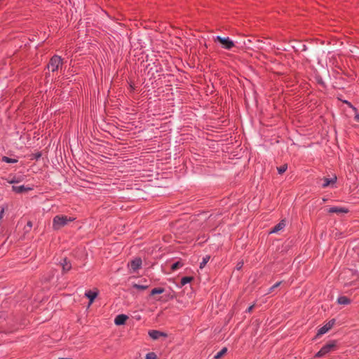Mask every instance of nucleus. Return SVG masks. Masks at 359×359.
I'll return each instance as SVG.
<instances>
[{
	"mask_svg": "<svg viewBox=\"0 0 359 359\" xmlns=\"http://www.w3.org/2000/svg\"><path fill=\"white\" fill-rule=\"evenodd\" d=\"M142 265V260L140 258H136L133 260H132L129 264H128V267L130 269V270L133 272H135L138 269L140 268Z\"/></svg>",
	"mask_w": 359,
	"mask_h": 359,
	"instance_id": "7",
	"label": "nucleus"
},
{
	"mask_svg": "<svg viewBox=\"0 0 359 359\" xmlns=\"http://www.w3.org/2000/svg\"><path fill=\"white\" fill-rule=\"evenodd\" d=\"M62 271L64 272L68 271L71 269L72 266L69 262H67V259H64L63 262L61 263Z\"/></svg>",
	"mask_w": 359,
	"mask_h": 359,
	"instance_id": "15",
	"label": "nucleus"
},
{
	"mask_svg": "<svg viewBox=\"0 0 359 359\" xmlns=\"http://www.w3.org/2000/svg\"><path fill=\"white\" fill-rule=\"evenodd\" d=\"M287 168V165L284 164V165L277 168V170H278V172L279 174H283L286 171Z\"/></svg>",
	"mask_w": 359,
	"mask_h": 359,
	"instance_id": "23",
	"label": "nucleus"
},
{
	"mask_svg": "<svg viewBox=\"0 0 359 359\" xmlns=\"http://www.w3.org/2000/svg\"><path fill=\"white\" fill-rule=\"evenodd\" d=\"M210 257L209 255H206L203 258L202 262L200 263V269H203L206 264L209 262Z\"/></svg>",
	"mask_w": 359,
	"mask_h": 359,
	"instance_id": "18",
	"label": "nucleus"
},
{
	"mask_svg": "<svg viewBox=\"0 0 359 359\" xmlns=\"http://www.w3.org/2000/svg\"><path fill=\"white\" fill-rule=\"evenodd\" d=\"M334 323V319H332L331 320H330L327 324H325L324 326H323L318 330L316 337H320L327 332L333 327Z\"/></svg>",
	"mask_w": 359,
	"mask_h": 359,
	"instance_id": "5",
	"label": "nucleus"
},
{
	"mask_svg": "<svg viewBox=\"0 0 359 359\" xmlns=\"http://www.w3.org/2000/svg\"><path fill=\"white\" fill-rule=\"evenodd\" d=\"M2 161L6 162V163H16L18 161L17 159L11 158H8L7 156H4L2 158Z\"/></svg>",
	"mask_w": 359,
	"mask_h": 359,
	"instance_id": "22",
	"label": "nucleus"
},
{
	"mask_svg": "<svg viewBox=\"0 0 359 359\" xmlns=\"http://www.w3.org/2000/svg\"><path fill=\"white\" fill-rule=\"evenodd\" d=\"M193 278L192 277H189V276H185V277H183L182 279H181V285H186L187 283H190L191 280H192Z\"/></svg>",
	"mask_w": 359,
	"mask_h": 359,
	"instance_id": "20",
	"label": "nucleus"
},
{
	"mask_svg": "<svg viewBox=\"0 0 359 359\" xmlns=\"http://www.w3.org/2000/svg\"><path fill=\"white\" fill-rule=\"evenodd\" d=\"M27 224H28V226H32V223H31L30 222H29L27 223Z\"/></svg>",
	"mask_w": 359,
	"mask_h": 359,
	"instance_id": "33",
	"label": "nucleus"
},
{
	"mask_svg": "<svg viewBox=\"0 0 359 359\" xmlns=\"http://www.w3.org/2000/svg\"><path fill=\"white\" fill-rule=\"evenodd\" d=\"M164 292V289L163 288H161V287H157V288H154L151 292V295H154V294H161Z\"/></svg>",
	"mask_w": 359,
	"mask_h": 359,
	"instance_id": "21",
	"label": "nucleus"
},
{
	"mask_svg": "<svg viewBox=\"0 0 359 359\" xmlns=\"http://www.w3.org/2000/svg\"><path fill=\"white\" fill-rule=\"evenodd\" d=\"M12 189L16 193H24L31 190V188L25 187L24 185L20 186H13Z\"/></svg>",
	"mask_w": 359,
	"mask_h": 359,
	"instance_id": "13",
	"label": "nucleus"
},
{
	"mask_svg": "<svg viewBox=\"0 0 359 359\" xmlns=\"http://www.w3.org/2000/svg\"><path fill=\"white\" fill-rule=\"evenodd\" d=\"M253 307H254V305H252L250 306L248 309V312H251L253 309Z\"/></svg>",
	"mask_w": 359,
	"mask_h": 359,
	"instance_id": "31",
	"label": "nucleus"
},
{
	"mask_svg": "<svg viewBox=\"0 0 359 359\" xmlns=\"http://www.w3.org/2000/svg\"><path fill=\"white\" fill-rule=\"evenodd\" d=\"M215 41L219 42L224 48L230 50L233 47H234V43L233 41H231L229 37H221L219 36H217Z\"/></svg>",
	"mask_w": 359,
	"mask_h": 359,
	"instance_id": "4",
	"label": "nucleus"
},
{
	"mask_svg": "<svg viewBox=\"0 0 359 359\" xmlns=\"http://www.w3.org/2000/svg\"><path fill=\"white\" fill-rule=\"evenodd\" d=\"M183 265L184 264H183V263L182 262L178 261V262L174 263L173 264H172L171 269L172 271H176L178 269L181 268Z\"/></svg>",
	"mask_w": 359,
	"mask_h": 359,
	"instance_id": "19",
	"label": "nucleus"
},
{
	"mask_svg": "<svg viewBox=\"0 0 359 359\" xmlns=\"http://www.w3.org/2000/svg\"><path fill=\"white\" fill-rule=\"evenodd\" d=\"M355 120L358 122H359V114H356L354 117Z\"/></svg>",
	"mask_w": 359,
	"mask_h": 359,
	"instance_id": "30",
	"label": "nucleus"
},
{
	"mask_svg": "<svg viewBox=\"0 0 359 359\" xmlns=\"http://www.w3.org/2000/svg\"><path fill=\"white\" fill-rule=\"evenodd\" d=\"M128 319V316L124 314L118 315L114 320V323L117 325H123L126 320Z\"/></svg>",
	"mask_w": 359,
	"mask_h": 359,
	"instance_id": "12",
	"label": "nucleus"
},
{
	"mask_svg": "<svg viewBox=\"0 0 359 359\" xmlns=\"http://www.w3.org/2000/svg\"><path fill=\"white\" fill-rule=\"evenodd\" d=\"M133 287L138 289V290H146L148 287V286L147 285H142L135 283V284H133Z\"/></svg>",
	"mask_w": 359,
	"mask_h": 359,
	"instance_id": "25",
	"label": "nucleus"
},
{
	"mask_svg": "<svg viewBox=\"0 0 359 359\" xmlns=\"http://www.w3.org/2000/svg\"><path fill=\"white\" fill-rule=\"evenodd\" d=\"M348 212V210L343 207H332L328 209L329 213H336L338 215L346 214Z\"/></svg>",
	"mask_w": 359,
	"mask_h": 359,
	"instance_id": "8",
	"label": "nucleus"
},
{
	"mask_svg": "<svg viewBox=\"0 0 359 359\" xmlns=\"http://www.w3.org/2000/svg\"><path fill=\"white\" fill-rule=\"evenodd\" d=\"M320 181H323V183L322 184V187L323 188H325L328 186H330V184H332L334 183H335V182L337 181V176L336 175H334L332 178L331 179H328V178H323V179H320L319 180Z\"/></svg>",
	"mask_w": 359,
	"mask_h": 359,
	"instance_id": "9",
	"label": "nucleus"
},
{
	"mask_svg": "<svg viewBox=\"0 0 359 359\" xmlns=\"http://www.w3.org/2000/svg\"><path fill=\"white\" fill-rule=\"evenodd\" d=\"M254 46L255 48L261 50H265L268 48L272 47L271 43L268 40L263 41L260 39H257L255 41V42L254 43Z\"/></svg>",
	"mask_w": 359,
	"mask_h": 359,
	"instance_id": "6",
	"label": "nucleus"
},
{
	"mask_svg": "<svg viewBox=\"0 0 359 359\" xmlns=\"http://www.w3.org/2000/svg\"><path fill=\"white\" fill-rule=\"evenodd\" d=\"M247 43H251V40H250V39H249V40H248V41H247V42H246V41H245V42H244V44H245V45H246V44H247Z\"/></svg>",
	"mask_w": 359,
	"mask_h": 359,
	"instance_id": "32",
	"label": "nucleus"
},
{
	"mask_svg": "<svg viewBox=\"0 0 359 359\" xmlns=\"http://www.w3.org/2000/svg\"><path fill=\"white\" fill-rule=\"evenodd\" d=\"M149 335L153 339H158L160 337H166L167 334L165 332H162L158 330H151L149 332Z\"/></svg>",
	"mask_w": 359,
	"mask_h": 359,
	"instance_id": "11",
	"label": "nucleus"
},
{
	"mask_svg": "<svg viewBox=\"0 0 359 359\" xmlns=\"http://www.w3.org/2000/svg\"><path fill=\"white\" fill-rule=\"evenodd\" d=\"M281 284V282H278L276 283V284H274L273 286H271L269 289V292L268 293H271L272 292L275 288L278 287Z\"/></svg>",
	"mask_w": 359,
	"mask_h": 359,
	"instance_id": "26",
	"label": "nucleus"
},
{
	"mask_svg": "<svg viewBox=\"0 0 359 359\" xmlns=\"http://www.w3.org/2000/svg\"><path fill=\"white\" fill-rule=\"evenodd\" d=\"M4 212V209H2V210L0 211V220L3 218Z\"/></svg>",
	"mask_w": 359,
	"mask_h": 359,
	"instance_id": "29",
	"label": "nucleus"
},
{
	"mask_svg": "<svg viewBox=\"0 0 359 359\" xmlns=\"http://www.w3.org/2000/svg\"><path fill=\"white\" fill-rule=\"evenodd\" d=\"M21 181V179L20 177H18L16 178L15 177H13L12 179L11 180H8V182L9 184H15V183H18Z\"/></svg>",
	"mask_w": 359,
	"mask_h": 359,
	"instance_id": "24",
	"label": "nucleus"
},
{
	"mask_svg": "<svg viewBox=\"0 0 359 359\" xmlns=\"http://www.w3.org/2000/svg\"><path fill=\"white\" fill-rule=\"evenodd\" d=\"M243 265V262H238V263L237 264V265H236V268H237V269H238V270H240V269L242 268Z\"/></svg>",
	"mask_w": 359,
	"mask_h": 359,
	"instance_id": "28",
	"label": "nucleus"
},
{
	"mask_svg": "<svg viewBox=\"0 0 359 359\" xmlns=\"http://www.w3.org/2000/svg\"><path fill=\"white\" fill-rule=\"evenodd\" d=\"M286 226L285 219H282L278 224H276L273 229L270 231V233H277L279 231L283 229Z\"/></svg>",
	"mask_w": 359,
	"mask_h": 359,
	"instance_id": "10",
	"label": "nucleus"
},
{
	"mask_svg": "<svg viewBox=\"0 0 359 359\" xmlns=\"http://www.w3.org/2000/svg\"><path fill=\"white\" fill-rule=\"evenodd\" d=\"M62 58L58 55H54L50 60L48 64V69H50L53 72L59 69L60 67H62Z\"/></svg>",
	"mask_w": 359,
	"mask_h": 359,
	"instance_id": "3",
	"label": "nucleus"
},
{
	"mask_svg": "<svg viewBox=\"0 0 359 359\" xmlns=\"http://www.w3.org/2000/svg\"><path fill=\"white\" fill-rule=\"evenodd\" d=\"M337 302L339 304L347 305L351 302V301L348 297L342 296L338 298Z\"/></svg>",
	"mask_w": 359,
	"mask_h": 359,
	"instance_id": "16",
	"label": "nucleus"
},
{
	"mask_svg": "<svg viewBox=\"0 0 359 359\" xmlns=\"http://www.w3.org/2000/svg\"><path fill=\"white\" fill-rule=\"evenodd\" d=\"M336 344L334 341H332L323 346L321 349L316 354V357L321 358L325 356L326 354L334 350Z\"/></svg>",
	"mask_w": 359,
	"mask_h": 359,
	"instance_id": "2",
	"label": "nucleus"
},
{
	"mask_svg": "<svg viewBox=\"0 0 359 359\" xmlns=\"http://www.w3.org/2000/svg\"><path fill=\"white\" fill-rule=\"evenodd\" d=\"M74 220V217H68L67 216L63 215H56L53 219V229L56 231L60 230L62 227L67 226L69 222H73Z\"/></svg>",
	"mask_w": 359,
	"mask_h": 359,
	"instance_id": "1",
	"label": "nucleus"
},
{
	"mask_svg": "<svg viewBox=\"0 0 359 359\" xmlns=\"http://www.w3.org/2000/svg\"><path fill=\"white\" fill-rule=\"evenodd\" d=\"M85 295H86V297H87L89 299L90 302H89L88 306H90L92 304V303L93 302L94 299L97 297V292L88 291L85 293Z\"/></svg>",
	"mask_w": 359,
	"mask_h": 359,
	"instance_id": "14",
	"label": "nucleus"
},
{
	"mask_svg": "<svg viewBox=\"0 0 359 359\" xmlns=\"http://www.w3.org/2000/svg\"><path fill=\"white\" fill-rule=\"evenodd\" d=\"M227 352V348H223L221 351H219L215 356H214V358L215 359H219L221 358L223 355H224Z\"/></svg>",
	"mask_w": 359,
	"mask_h": 359,
	"instance_id": "17",
	"label": "nucleus"
},
{
	"mask_svg": "<svg viewBox=\"0 0 359 359\" xmlns=\"http://www.w3.org/2000/svg\"><path fill=\"white\" fill-rule=\"evenodd\" d=\"M145 359H156V355L154 353H149L147 354Z\"/></svg>",
	"mask_w": 359,
	"mask_h": 359,
	"instance_id": "27",
	"label": "nucleus"
}]
</instances>
